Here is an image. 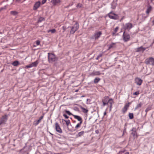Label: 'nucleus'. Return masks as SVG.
<instances>
[{
    "label": "nucleus",
    "instance_id": "1",
    "mask_svg": "<svg viewBox=\"0 0 154 154\" xmlns=\"http://www.w3.org/2000/svg\"><path fill=\"white\" fill-rule=\"evenodd\" d=\"M103 106H109V105L110 110H111L112 107V104L113 103V100L112 98L109 99L108 96L105 97L102 100Z\"/></svg>",
    "mask_w": 154,
    "mask_h": 154
},
{
    "label": "nucleus",
    "instance_id": "2",
    "mask_svg": "<svg viewBox=\"0 0 154 154\" xmlns=\"http://www.w3.org/2000/svg\"><path fill=\"white\" fill-rule=\"evenodd\" d=\"M48 60L50 63H53L58 60V57L54 54L48 53Z\"/></svg>",
    "mask_w": 154,
    "mask_h": 154
},
{
    "label": "nucleus",
    "instance_id": "3",
    "mask_svg": "<svg viewBox=\"0 0 154 154\" xmlns=\"http://www.w3.org/2000/svg\"><path fill=\"white\" fill-rule=\"evenodd\" d=\"M71 28V30L70 32V34H73L79 29V24L77 22H76L74 25Z\"/></svg>",
    "mask_w": 154,
    "mask_h": 154
},
{
    "label": "nucleus",
    "instance_id": "4",
    "mask_svg": "<svg viewBox=\"0 0 154 154\" xmlns=\"http://www.w3.org/2000/svg\"><path fill=\"white\" fill-rule=\"evenodd\" d=\"M145 63L147 65H150L153 66L154 65V58L150 57L146 59L145 60Z\"/></svg>",
    "mask_w": 154,
    "mask_h": 154
},
{
    "label": "nucleus",
    "instance_id": "5",
    "mask_svg": "<svg viewBox=\"0 0 154 154\" xmlns=\"http://www.w3.org/2000/svg\"><path fill=\"white\" fill-rule=\"evenodd\" d=\"M133 26L131 23H128L123 25V29L125 30L129 31Z\"/></svg>",
    "mask_w": 154,
    "mask_h": 154
},
{
    "label": "nucleus",
    "instance_id": "6",
    "mask_svg": "<svg viewBox=\"0 0 154 154\" xmlns=\"http://www.w3.org/2000/svg\"><path fill=\"white\" fill-rule=\"evenodd\" d=\"M102 34L101 31H96L94 34L92 36L91 38L94 39L95 40H97Z\"/></svg>",
    "mask_w": 154,
    "mask_h": 154
},
{
    "label": "nucleus",
    "instance_id": "7",
    "mask_svg": "<svg viewBox=\"0 0 154 154\" xmlns=\"http://www.w3.org/2000/svg\"><path fill=\"white\" fill-rule=\"evenodd\" d=\"M123 40L125 42H127L130 40V35L128 33L124 31L122 35Z\"/></svg>",
    "mask_w": 154,
    "mask_h": 154
},
{
    "label": "nucleus",
    "instance_id": "8",
    "mask_svg": "<svg viewBox=\"0 0 154 154\" xmlns=\"http://www.w3.org/2000/svg\"><path fill=\"white\" fill-rule=\"evenodd\" d=\"M108 15L110 19L113 20H118L119 17V16L117 14L113 13L112 12L109 13Z\"/></svg>",
    "mask_w": 154,
    "mask_h": 154
},
{
    "label": "nucleus",
    "instance_id": "9",
    "mask_svg": "<svg viewBox=\"0 0 154 154\" xmlns=\"http://www.w3.org/2000/svg\"><path fill=\"white\" fill-rule=\"evenodd\" d=\"M41 3L40 1H38L36 2L33 6V10L34 11L36 10L40 6Z\"/></svg>",
    "mask_w": 154,
    "mask_h": 154
},
{
    "label": "nucleus",
    "instance_id": "10",
    "mask_svg": "<svg viewBox=\"0 0 154 154\" xmlns=\"http://www.w3.org/2000/svg\"><path fill=\"white\" fill-rule=\"evenodd\" d=\"M7 120V116L6 115L3 116L0 120V125L3 124H5Z\"/></svg>",
    "mask_w": 154,
    "mask_h": 154
},
{
    "label": "nucleus",
    "instance_id": "11",
    "mask_svg": "<svg viewBox=\"0 0 154 154\" xmlns=\"http://www.w3.org/2000/svg\"><path fill=\"white\" fill-rule=\"evenodd\" d=\"M55 125L56 131L60 133H62V130L60 128L58 123L57 122L56 123Z\"/></svg>",
    "mask_w": 154,
    "mask_h": 154
},
{
    "label": "nucleus",
    "instance_id": "12",
    "mask_svg": "<svg viewBox=\"0 0 154 154\" xmlns=\"http://www.w3.org/2000/svg\"><path fill=\"white\" fill-rule=\"evenodd\" d=\"M135 81L137 85H141L143 82V80L140 78L137 77L135 79Z\"/></svg>",
    "mask_w": 154,
    "mask_h": 154
},
{
    "label": "nucleus",
    "instance_id": "13",
    "mask_svg": "<svg viewBox=\"0 0 154 154\" xmlns=\"http://www.w3.org/2000/svg\"><path fill=\"white\" fill-rule=\"evenodd\" d=\"M146 49V48H143L142 46L138 47L136 49V52H143Z\"/></svg>",
    "mask_w": 154,
    "mask_h": 154
},
{
    "label": "nucleus",
    "instance_id": "14",
    "mask_svg": "<svg viewBox=\"0 0 154 154\" xmlns=\"http://www.w3.org/2000/svg\"><path fill=\"white\" fill-rule=\"evenodd\" d=\"M130 103H128L126 104L124 106V107L122 109V112L123 113H125L127 111L128 108L129 106V104Z\"/></svg>",
    "mask_w": 154,
    "mask_h": 154
},
{
    "label": "nucleus",
    "instance_id": "15",
    "mask_svg": "<svg viewBox=\"0 0 154 154\" xmlns=\"http://www.w3.org/2000/svg\"><path fill=\"white\" fill-rule=\"evenodd\" d=\"M44 117V115L41 116L38 120L34 122V124L35 126H36L38 124L41 122V120L43 119Z\"/></svg>",
    "mask_w": 154,
    "mask_h": 154
},
{
    "label": "nucleus",
    "instance_id": "16",
    "mask_svg": "<svg viewBox=\"0 0 154 154\" xmlns=\"http://www.w3.org/2000/svg\"><path fill=\"white\" fill-rule=\"evenodd\" d=\"M90 75L92 76L100 75V73L99 71H93L90 73Z\"/></svg>",
    "mask_w": 154,
    "mask_h": 154
},
{
    "label": "nucleus",
    "instance_id": "17",
    "mask_svg": "<svg viewBox=\"0 0 154 154\" xmlns=\"http://www.w3.org/2000/svg\"><path fill=\"white\" fill-rule=\"evenodd\" d=\"M53 5H56L60 2V0H51L50 2Z\"/></svg>",
    "mask_w": 154,
    "mask_h": 154
},
{
    "label": "nucleus",
    "instance_id": "18",
    "mask_svg": "<svg viewBox=\"0 0 154 154\" xmlns=\"http://www.w3.org/2000/svg\"><path fill=\"white\" fill-rule=\"evenodd\" d=\"M73 116H74L75 119H77L79 122L81 121H82V119L80 116L75 115H73Z\"/></svg>",
    "mask_w": 154,
    "mask_h": 154
},
{
    "label": "nucleus",
    "instance_id": "19",
    "mask_svg": "<svg viewBox=\"0 0 154 154\" xmlns=\"http://www.w3.org/2000/svg\"><path fill=\"white\" fill-rule=\"evenodd\" d=\"M152 9V7L150 5H148V8H147L146 11V13L147 14H148L150 11H151Z\"/></svg>",
    "mask_w": 154,
    "mask_h": 154
},
{
    "label": "nucleus",
    "instance_id": "20",
    "mask_svg": "<svg viewBox=\"0 0 154 154\" xmlns=\"http://www.w3.org/2000/svg\"><path fill=\"white\" fill-rule=\"evenodd\" d=\"M116 44V43H113L112 42L111 44L109 46V49H111L112 48H114L116 47L115 45Z\"/></svg>",
    "mask_w": 154,
    "mask_h": 154
},
{
    "label": "nucleus",
    "instance_id": "21",
    "mask_svg": "<svg viewBox=\"0 0 154 154\" xmlns=\"http://www.w3.org/2000/svg\"><path fill=\"white\" fill-rule=\"evenodd\" d=\"M11 64L14 66H17L19 64V62L17 61L13 62Z\"/></svg>",
    "mask_w": 154,
    "mask_h": 154
},
{
    "label": "nucleus",
    "instance_id": "22",
    "mask_svg": "<svg viewBox=\"0 0 154 154\" xmlns=\"http://www.w3.org/2000/svg\"><path fill=\"white\" fill-rule=\"evenodd\" d=\"M62 122L64 121L66 123V126L68 127L69 125L70 124V122L69 120H66L63 119H62Z\"/></svg>",
    "mask_w": 154,
    "mask_h": 154
},
{
    "label": "nucleus",
    "instance_id": "23",
    "mask_svg": "<svg viewBox=\"0 0 154 154\" xmlns=\"http://www.w3.org/2000/svg\"><path fill=\"white\" fill-rule=\"evenodd\" d=\"M100 79L98 77L96 78L94 80V82L95 84H97L100 80Z\"/></svg>",
    "mask_w": 154,
    "mask_h": 154
},
{
    "label": "nucleus",
    "instance_id": "24",
    "mask_svg": "<svg viewBox=\"0 0 154 154\" xmlns=\"http://www.w3.org/2000/svg\"><path fill=\"white\" fill-rule=\"evenodd\" d=\"M45 20V18L44 17H40L38 20V23H41V22L42 21H44Z\"/></svg>",
    "mask_w": 154,
    "mask_h": 154
},
{
    "label": "nucleus",
    "instance_id": "25",
    "mask_svg": "<svg viewBox=\"0 0 154 154\" xmlns=\"http://www.w3.org/2000/svg\"><path fill=\"white\" fill-rule=\"evenodd\" d=\"M82 121H81L79 123H78L76 125L75 127V129H78L79 127H80L81 125V124L82 123Z\"/></svg>",
    "mask_w": 154,
    "mask_h": 154
},
{
    "label": "nucleus",
    "instance_id": "26",
    "mask_svg": "<svg viewBox=\"0 0 154 154\" xmlns=\"http://www.w3.org/2000/svg\"><path fill=\"white\" fill-rule=\"evenodd\" d=\"M84 133V132L83 131H82L79 132L77 135V137H81L83 135Z\"/></svg>",
    "mask_w": 154,
    "mask_h": 154
},
{
    "label": "nucleus",
    "instance_id": "27",
    "mask_svg": "<svg viewBox=\"0 0 154 154\" xmlns=\"http://www.w3.org/2000/svg\"><path fill=\"white\" fill-rule=\"evenodd\" d=\"M119 29V27L118 26L116 27L114 29L113 32H112L113 35H114L118 31Z\"/></svg>",
    "mask_w": 154,
    "mask_h": 154
},
{
    "label": "nucleus",
    "instance_id": "28",
    "mask_svg": "<svg viewBox=\"0 0 154 154\" xmlns=\"http://www.w3.org/2000/svg\"><path fill=\"white\" fill-rule=\"evenodd\" d=\"M81 109L82 110V112L85 113H86L88 111V109L83 108L82 107H81Z\"/></svg>",
    "mask_w": 154,
    "mask_h": 154
},
{
    "label": "nucleus",
    "instance_id": "29",
    "mask_svg": "<svg viewBox=\"0 0 154 154\" xmlns=\"http://www.w3.org/2000/svg\"><path fill=\"white\" fill-rule=\"evenodd\" d=\"M142 105V104L140 103L139 104H138L135 108V110H136L138 109Z\"/></svg>",
    "mask_w": 154,
    "mask_h": 154
},
{
    "label": "nucleus",
    "instance_id": "30",
    "mask_svg": "<svg viewBox=\"0 0 154 154\" xmlns=\"http://www.w3.org/2000/svg\"><path fill=\"white\" fill-rule=\"evenodd\" d=\"M10 13L12 15H16L18 14V13L16 11H11L10 12Z\"/></svg>",
    "mask_w": 154,
    "mask_h": 154
},
{
    "label": "nucleus",
    "instance_id": "31",
    "mask_svg": "<svg viewBox=\"0 0 154 154\" xmlns=\"http://www.w3.org/2000/svg\"><path fill=\"white\" fill-rule=\"evenodd\" d=\"M131 134L134 137H137L136 131L132 132Z\"/></svg>",
    "mask_w": 154,
    "mask_h": 154
},
{
    "label": "nucleus",
    "instance_id": "32",
    "mask_svg": "<svg viewBox=\"0 0 154 154\" xmlns=\"http://www.w3.org/2000/svg\"><path fill=\"white\" fill-rule=\"evenodd\" d=\"M56 31V30L55 29H49L48 31V32H51L52 33H54Z\"/></svg>",
    "mask_w": 154,
    "mask_h": 154
},
{
    "label": "nucleus",
    "instance_id": "33",
    "mask_svg": "<svg viewBox=\"0 0 154 154\" xmlns=\"http://www.w3.org/2000/svg\"><path fill=\"white\" fill-rule=\"evenodd\" d=\"M32 67L36 66H37L38 64V63L37 61H36L34 62H33L31 63Z\"/></svg>",
    "mask_w": 154,
    "mask_h": 154
},
{
    "label": "nucleus",
    "instance_id": "34",
    "mask_svg": "<svg viewBox=\"0 0 154 154\" xmlns=\"http://www.w3.org/2000/svg\"><path fill=\"white\" fill-rule=\"evenodd\" d=\"M129 117L130 119H132L134 117L133 114V113H129Z\"/></svg>",
    "mask_w": 154,
    "mask_h": 154
},
{
    "label": "nucleus",
    "instance_id": "35",
    "mask_svg": "<svg viewBox=\"0 0 154 154\" xmlns=\"http://www.w3.org/2000/svg\"><path fill=\"white\" fill-rule=\"evenodd\" d=\"M111 8L113 9H115L116 7V5L114 3H112L111 4Z\"/></svg>",
    "mask_w": 154,
    "mask_h": 154
},
{
    "label": "nucleus",
    "instance_id": "36",
    "mask_svg": "<svg viewBox=\"0 0 154 154\" xmlns=\"http://www.w3.org/2000/svg\"><path fill=\"white\" fill-rule=\"evenodd\" d=\"M65 111V112L66 113H67L68 115H69V116L71 115L73 116V115L69 111H68L67 110H66Z\"/></svg>",
    "mask_w": 154,
    "mask_h": 154
},
{
    "label": "nucleus",
    "instance_id": "37",
    "mask_svg": "<svg viewBox=\"0 0 154 154\" xmlns=\"http://www.w3.org/2000/svg\"><path fill=\"white\" fill-rule=\"evenodd\" d=\"M151 109V108L150 107H147L145 110V111L146 112V115L147 112L149 111V110H150Z\"/></svg>",
    "mask_w": 154,
    "mask_h": 154
},
{
    "label": "nucleus",
    "instance_id": "38",
    "mask_svg": "<svg viewBox=\"0 0 154 154\" xmlns=\"http://www.w3.org/2000/svg\"><path fill=\"white\" fill-rule=\"evenodd\" d=\"M32 67V64H30L27 65L26 67L25 68H28Z\"/></svg>",
    "mask_w": 154,
    "mask_h": 154
},
{
    "label": "nucleus",
    "instance_id": "39",
    "mask_svg": "<svg viewBox=\"0 0 154 154\" xmlns=\"http://www.w3.org/2000/svg\"><path fill=\"white\" fill-rule=\"evenodd\" d=\"M140 94L139 91H137L133 93L134 95H137L139 94Z\"/></svg>",
    "mask_w": 154,
    "mask_h": 154
},
{
    "label": "nucleus",
    "instance_id": "40",
    "mask_svg": "<svg viewBox=\"0 0 154 154\" xmlns=\"http://www.w3.org/2000/svg\"><path fill=\"white\" fill-rule=\"evenodd\" d=\"M125 151V150H121L119 152L118 154H122V153H124Z\"/></svg>",
    "mask_w": 154,
    "mask_h": 154
},
{
    "label": "nucleus",
    "instance_id": "41",
    "mask_svg": "<svg viewBox=\"0 0 154 154\" xmlns=\"http://www.w3.org/2000/svg\"><path fill=\"white\" fill-rule=\"evenodd\" d=\"M82 4H80V3H79L77 5V7L78 8H80L82 7Z\"/></svg>",
    "mask_w": 154,
    "mask_h": 154
},
{
    "label": "nucleus",
    "instance_id": "42",
    "mask_svg": "<svg viewBox=\"0 0 154 154\" xmlns=\"http://www.w3.org/2000/svg\"><path fill=\"white\" fill-rule=\"evenodd\" d=\"M63 116H64L65 118L66 119H67L69 118V116L65 114H64L63 115Z\"/></svg>",
    "mask_w": 154,
    "mask_h": 154
},
{
    "label": "nucleus",
    "instance_id": "43",
    "mask_svg": "<svg viewBox=\"0 0 154 154\" xmlns=\"http://www.w3.org/2000/svg\"><path fill=\"white\" fill-rule=\"evenodd\" d=\"M36 44L37 45H39L40 44V42L39 40H37L36 42Z\"/></svg>",
    "mask_w": 154,
    "mask_h": 154
},
{
    "label": "nucleus",
    "instance_id": "44",
    "mask_svg": "<svg viewBox=\"0 0 154 154\" xmlns=\"http://www.w3.org/2000/svg\"><path fill=\"white\" fill-rule=\"evenodd\" d=\"M62 29L63 30V32H64L66 29V26H63L62 27Z\"/></svg>",
    "mask_w": 154,
    "mask_h": 154
},
{
    "label": "nucleus",
    "instance_id": "45",
    "mask_svg": "<svg viewBox=\"0 0 154 154\" xmlns=\"http://www.w3.org/2000/svg\"><path fill=\"white\" fill-rule=\"evenodd\" d=\"M102 56L101 54H99L98 55V56L96 58V59L97 60H98V59L99 58Z\"/></svg>",
    "mask_w": 154,
    "mask_h": 154
},
{
    "label": "nucleus",
    "instance_id": "46",
    "mask_svg": "<svg viewBox=\"0 0 154 154\" xmlns=\"http://www.w3.org/2000/svg\"><path fill=\"white\" fill-rule=\"evenodd\" d=\"M46 1L47 0H42V4L43 5L45 4L46 2Z\"/></svg>",
    "mask_w": 154,
    "mask_h": 154
},
{
    "label": "nucleus",
    "instance_id": "47",
    "mask_svg": "<svg viewBox=\"0 0 154 154\" xmlns=\"http://www.w3.org/2000/svg\"><path fill=\"white\" fill-rule=\"evenodd\" d=\"M131 131H132V132H134V131H136V128H133L131 130Z\"/></svg>",
    "mask_w": 154,
    "mask_h": 154
},
{
    "label": "nucleus",
    "instance_id": "48",
    "mask_svg": "<svg viewBox=\"0 0 154 154\" xmlns=\"http://www.w3.org/2000/svg\"><path fill=\"white\" fill-rule=\"evenodd\" d=\"M95 133H96L97 134H98L99 133L98 130H96L95 131Z\"/></svg>",
    "mask_w": 154,
    "mask_h": 154
},
{
    "label": "nucleus",
    "instance_id": "49",
    "mask_svg": "<svg viewBox=\"0 0 154 154\" xmlns=\"http://www.w3.org/2000/svg\"><path fill=\"white\" fill-rule=\"evenodd\" d=\"M124 18V17H123L122 18L120 19V21H121Z\"/></svg>",
    "mask_w": 154,
    "mask_h": 154
},
{
    "label": "nucleus",
    "instance_id": "50",
    "mask_svg": "<svg viewBox=\"0 0 154 154\" xmlns=\"http://www.w3.org/2000/svg\"><path fill=\"white\" fill-rule=\"evenodd\" d=\"M106 112H105L104 113V115L105 116L106 115Z\"/></svg>",
    "mask_w": 154,
    "mask_h": 154
},
{
    "label": "nucleus",
    "instance_id": "51",
    "mask_svg": "<svg viewBox=\"0 0 154 154\" xmlns=\"http://www.w3.org/2000/svg\"><path fill=\"white\" fill-rule=\"evenodd\" d=\"M125 154H129V153L128 152H126L125 153Z\"/></svg>",
    "mask_w": 154,
    "mask_h": 154
},
{
    "label": "nucleus",
    "instance_id": "52",
    "mask_svg": "<svg viewBox=\"0 0 154 154\" xmlns=\"http://www.w3.org/2000/svg\"><path fill=\"white\" fill-rule=\"evenodd\" d=\"M152 23H153V24H154V19L152 21Z\"/></svg>",
    "mask_w": 154,
    "mask_h": 154
},
{
    "label": "nucleus",
    "instance_id": "53",
    "mask_svg": "<svg viewBox=\"0 0 154 154\" xmlns=\"http://www.w3.org/2000/svg\"><path fill=\"white\" fill-rule=\"evenodd\" d=\"M3 9V8H0V10H2Z\"/></svg>",
    "mask_w": 154,
    "mask_h": 154
},
{
    "label": "nucleus",
    "instance_id": "54",
    "mask_svg": "<svg viewBox=\"0 0 154 154\" xmlns=\"http://www.w3.org/2000/svg\"><path fill=\"white\" fill-rule=\"evenodd\" d=\"M69 131H71V130L69 129V128L68 129Z\"/></svg>",
    "mask_w": 154,
    "mask_h": 154
},
{
    "label": "nucleus",
    "instance_id": "55",
    "mask_svg": "<svg viewBox=\"0 0 154 154\" xmlns=\"http://www.w3.org/2000/svg\"><path fill=\"white\" fill-rule=\"evenodd\" d=\"M50 133V134H51V135H53V134H51V133Z\"/></svg>",
    "mask_w": 154,
    "mask_h": 154
},
{
    "label": "nucleus",
    "instance_id": "56",
    "mask_svg": "<svg viewBox=\"0 0 154 154\" xmlns=\"http://www.w3.org/2000/svg\"><path fill=\"white\" fill-rule=\"evenodd\" d=\"M78 91V90H76V92H77V91Z\"/></svg>",
    "mask_w": 154,
    "mask_h": 154
},
{
    "label": "nucleus",
    "instance_id": "57",
    "mask_svg": "<svg viewBox=\"0 0 154 154\" xmlns=\"http://www.w3.org/2000/svg\"><path fill=\"white\" fill-rule=\"evenodd\" d=\"M7 1H8V0H7Z\"/></svg>",
    "mask_w": 154,
    "mask_h": 154
}]
</instances>
